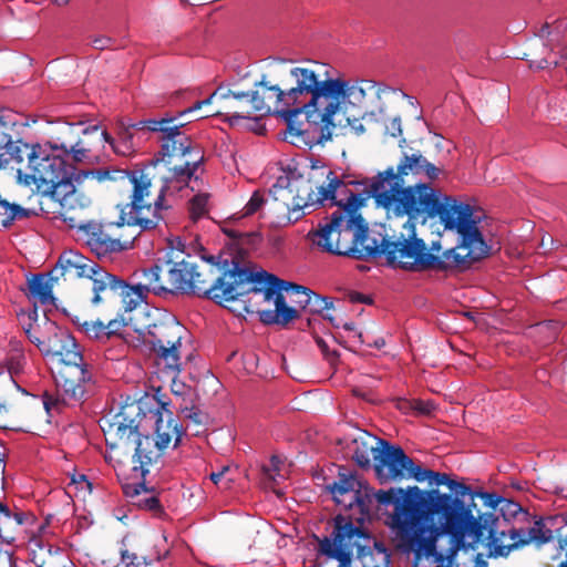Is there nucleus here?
Listing matches in <instances>:
<instances>
[{"instance_id":"c9c22d12","label":"nucleus","mask_w":567,"mask_h":567,"mask_svg":"<svg viewBox=\"0 0 567 567\" xmlns=\"http://www.w3.org/2000/svg\"><path fill=\"white\" fill-rule=\"evenodd\" d=\"M220 99V100H229L230 93L226 92V90L221 86H219L217 90H215L207 99L197 101L194 103L190 107L185 109L184 111L178 112L175 117H178L179 121H183L182 118L186 115L193 114L196 111H199L204 105H208L212 103L214 99Z\"/></svg>"},{"instance_id":"f257e3e1","label":"nucleus","mask_w":567,"mask_h":567,"mask_svg":"<svg viewBox=\"0 0 567 567\" xmlns=\"http://www.w3.org/2000/svg\"><path fill=\"white\" fill-rule=\"evenodd\" d=\"M255 87L247 92L226 90L230 97L224 100L217 114L225 115L230 125H236L254 113H272L266 99L274 96V114L287 123L290 134H318L319 143L331 140L333 133H364L361 120L384 114V100L396 94L394 89L381 82L332 78L328 71L321 74L312 66L285 70L275 84L262 74Z\"/></svg>"},{"instance_id":"b1692460","label":"nucleus","mask_w":567,"mask_h":567,"mask_svg":"<svg viewBox=\"0 0 567 567\" xmlns=\"http://www.w3.org/2000/svg\"><path fill=\"white\" fill-rule=\"evenodd\" d=\"M31 561L37 567H71L64 550L52 544H45L41 539H32L29 544Z\"/></svg>"},{"instance_id":"69168bd1","label":"nucleus","mask_w":567,"mask_h":567,"mask_svg":"<svg viewBox=\"0 0 567 567\" xmlns=\"http://www.w3.org/2000/svg\"><path fill=\"white\" fill-rule=\"evenodd\" d=\"M557 65V61L553 60V61H549L548 59H542L539 61V63L537 64V69H545V68H549L550 65Z\"/></svg>"},{"instance_id":"cd10ccee","label":"nucleus","mask_w":567,"mask_h":567,"mask_svg":"<svg viewBox=\"0 0 567 567\" xmlns=\"http://www.w3.org/2000/svg\"><path fill=\"white\" fill-rule=\"evenodd\" d=\"M53 279L52 270L49 274H35L28 279V289L30 297L38 299L41 305L54 302L52 295L53 285L58 282Z\"/></svg>"},{"instance_id":"2eb2a0df","label":"nucleus","mask_w":567,"mask_h":567,"mask_svg":"<svg viewBox=\"0 0 567 567\" xmlns=\"http://www.w3.org/2000/svg\"><path fill=\"white\" fill-rule=\"evenodd\" d=\"M143 413L140 402L133 401L121 406L115 414L104 415L100 420V426L104 433L106 446L111 450L127 446L131 439L140 432Z\"/></svg>"},{"instance_id":"bb28decb","label":"nucleus","mask_w":567,"mask_h":567,"mask_svg":"<svg viewBox=\"0 0 567 567\" xmlns=\"http://www.w3.org/2000/svg\"><path fill=\"white\" fill-rule=\"evenodd\" d=\"M27 519L28 516L24 512H12L7 505L0 503L1 540L7 544H12Z\"/></svg>"},{"instance_id":"a211bd4d","label":"nucleus","mask_w":567,"mask_h":567,"mask_svg":"<svg viewBox=\"0 0 567 567\" xmlns=\"http://www.w3.org/2000/svg\"><path fill=\"white\" fill-rule=\"evenodd\" d=\"M41 213L83 210L91 205V198L78 189L72 177L54 188H45L38 194Z\"/></svg>"},{"instance_id":"052dcab7","label":"nucleus","mask_w":567,"mask_h":567,"mask_svg":"<svg viewBox=\"0 0 567 567\" xmlns=\"http://www.w3.org/2000/svg\"><path fill=\"white\" fill-rule=\"evenodd\" d=\"M118 137L122 143L126 142L127 144H131L133 146V143H132L133 134L131 132L130 126L123 127L118 133Z\"/></svg>"},{"instance_id":"680f3d73","label":"nucleus","mask_w":567,"mask_h":567,"mask_svg":"<svg viewBox=\"0 0 567 567\" xmlns=\"http://www.w3.org/2000/svg\"><path fill=\"white\" fill-rule=\"evenodd\" d=\"M395 406L404 413L413 411L412 400L398 399Z\"/></svg>"},{"instance_id":"3c124183","label":"nucleus","mask_w":567,"mask_h":567,"mask_svg":"<svg viewBox=\"0 0 567 567\" xmlns=\"http://www.w3.org/2000/svg\"><path fill=\"white\" fill-rule=\"evenodd\" d=\"M114 44V40L110 37L100 35L92 39V45L96 50L110 49Z\"/></svg>"},{"instance_id":"8fccbe9b","label":"nucleus","mask_w":567,"mask_h":567,"mask_svg":"<svg viewBox=\"0 0 567 567\" xmlns=\"http://www.w3.org/2000/svg\"><path fill=\"white\" fill-rule=\"evenodd\" d=\"M316 342H317V346L319 347V349L321 350V352L323 353V355L326 357V359L330 363H333L334 361H337V359H338L337 351H330L327 342L322 338H317Z\"/></svg>"},{"instance_id":"79ce46f5","label":"nucleus","mask_w":567,"mask_h":567,"mask_svg":"<svg viewBox=\"0 0 567 567\" xmlns=\"http://www.w3.org/2000/svg\"><path fill=\"white\" fill-rule=\"evenodd\" d=\"M209 194L207 193H200L195 195L189 200V213H208L210 209H213L212 205L209 204Z\"/></svg>"},{"instance_id":"603ef678","label":"nucleus","mask_w":567,"mask_h":567,"mask_svg":"<svg viewBox=\"0 0 567 567\" xmlns=\"http://www.w3.org/2000/svg\"><path fill=\"white\" fill-rule=\"evenodd\" d=\"M82 134H83V137L79 138L75 142L78 147H83V148H87L90 151H94V148L100 145V144L95 143L94 135H85L84 131L82 132Z\"/></svg>"},{"instance_id":"5701e85b","label":"nucleus","mask_w":567,"mask_h":567,"mask_svg":"<svg viewBox=\"0 0 567 567\" xmlns=\"http://www.w3.org/2000/svg\"><path fill=\"white\" fill-rule=\"evenodd\" d=\"M346 217H362V215H332L330 219L324 218V223H320L317 229L310 230L307 238L322 251L337 255L340 252L341 228L339 225Z\"/></svg>"},{"instance_id":"20e7f679","label":"nucleus","mask_w":567,"mask_h":567,"mask_svg":"<svg viewBox=\"0 0 567 567\" xmlns=\"http://www.w3.org/2000/svg\"><path fill=\"white\" fill-rule=\"evenodd\" d=\"M373 501L378 508L393 506L390 526L395 532L398 548L413 553L416 561L436 555V542L443 534L452 538L450 559L461 549H475L494 519L493 513L476 518L470 506L452 498L451 494L437 488L423 491L419 486L379 491L365 486L363 494L359 492L351 496L349 508L355 505L359 513L369 518Z\"/></svg>"},{"instance_id":"39448f33","label":"nucleus","mask_w":567,"mask_h":567,"mask_svg":"<svg viewBox=\"0 0 567 567\" xmlns=\"http://www.w3.org/2000/svg\"><path fill=\"white\" fill-rule=\"evenodd\" d=\"M166 264L168 269V286L162 279V268L153 265L134 272L138 279L135 284L127 282L130 298L127 303L134 309L147 300L150 293L155 296L196 295L210 298L219 303L221 291L226 286V271L229 258L221 254L206 257L203 248L193 254L196 248L186 246L179 237L167 240Z\"/></svg>"},{"instance_id":"7c9ffc66","label":"nucleus","mask_w":567,"mask_h":567,"mask_svg":"<svg viewBox=\"0 0 567 567\" xmlns=\"http://www.w3.org/2000/svg\"><path fill=\"white\" fill-rule=\"evenodd\" d=\"M355 486H360V483L353 476L341 475L330 486V492L338 504L344 503V506L349 507L353 494L359 492L363 494V489H355Z\"/></svg>"},{"instance_id":"aec40b11","label":"nucleus","mask_w":567,"mask_h":567,"mask_svg":"<svg viewBox=\"0 0 567 567\" xmlns=\"http://www.w3.org/2000/svg\"><path fill=\"white\" fill-rule=\"evenodd\" d=\"M87 259L80 252L74 250L63 251L52 269L53 279L74 280L86 278L89 282L96 275L97 265H89Z\"/></svg>"},{"instance_id":"423d86ee","label":"nucleus","mask_w":567,"mask_h":567,"mask_svg":"<svg viewBox=\"0 0 567 567\" xmlns=\"http://www.w3.org/2000/svg\"><path fill=\"white\" fill-rule=\"evenodd\" d=\"M310 289L290 281L282 280L265 270L252 271L241 266L235 258L229 259L226 271V286L221 291V300L235 301L239 297L254 293H262L265 301L274 300L275 309L259 310L245 306L247 312H257L259 320L267 326L277 324L287 327L291 321L299 318V311L287 305L284 292L289 293L292 302L302 309H307Z\"/></svg>"},{"instance_id":"a19ab883","label":"nucleus","mask_w":567,"mask_h":567,"mask_svg":"<svg viewBox=\"0 0 567 567\" xmlns=\"http://www.w3.org/2000/svg\"><path fill=\"white\" fill-rule=\"evenodd\" d=\"M162 217L163 215H152L151 217H141L140 215H134L132 219L133 223L136 224L137 231L141 235L143 231L155 229L162 220Z\"/></svg>"},{"instance_id":"6ab92c4d","label":"nucleus","mask_w":567,"mask_h":567,"mask_svg":"<svg viewBox=\"0 0 567 567\" xmlns=\"http://www.w3.org/2000/svg\"><path fill=\"white\" fill-rule=\"evenodd\" d=\"M111 225L112 223L102 224L89 220L79 226V235L85 240L91 251L100 258L121 252V245L115 240V231Z\"/></svg>"},{"instance_id":"864d4df0","label":"nucleus","mask_w":567,"mask_h":567,"mask_svg":"<svg viewBox=\"0 0 567 567\" xmlns=\"http://www.w3.org/2000/svg\"><path fill=\"white\" fill-rule=\"evenodd\" d=\"M52 220L55 223L56 220L62 221L63 224H66L69 228L76 229L79 233V226L82 223H78L74 216L71 215H54Z\"/></svg>"},{"instance_id":"13d9d810","label":"nucleus","mask_w":567,"mask_h":567,"mask_svg":"<svg viewBox=\"0 0 567 567\" xmlns=\"http://www.w3.org/2000/svg\"><path fill=\"white\" fill-rule=\"evenodd\" d=\"M71 483L75 484V485H80L81 489H83L84 487L91 489V487H92L91 483L87 481V478L84 474H79V475L73 474L71 477Z\"/></svg>"},{"instance_id":"393cba45","label":"nucleus","mask_w":567,"mask_h":567,"mask_svg":"<svg viewBox=\"0 0 567 567\" xmlns=\"http://www.w3.org/2000/svg\"><path fill=\"white\" fill-rule=\"evenodd\" d=\"M381 442H384V440L365 431L352 440V460L360 468L368 470L371 467V456L374 461V454H377V451H380Z\"/></svg>"},{"instance_id":"473e14b6","label":"nucleus","mask_w":567,"mask_h":567,"mask_svg":"<svg viewBox=\"0 0 567 567\" xmlns=\"http://www.w3.org/2000/svg\"><path fill=\"white\" fill-rule=\"evenodd\" d=\"M84 134L94 135L96 144H103L104 142L109 143L116 154L126 155L133 151L131 144H127L126 142L122 143L121 141L116 143L106 131H101L99 125L85 127Z\"/></svg>"},{"instance_id":"58836bf2","label":"nucleus","mask_w":567,"mask_h":567,"mask_svg":"<svg viewBox=\"0 0 567 567\" xmlns=\"http://www.w3.org/2000/svg\"><path fill=\"white\" fill-rule=\"evenodd\" d=\"M53 148L61 150L65 155H71L72 159L76 163L85 161L89 158L90 153L93 152L87 148L78 147L75 143L71 145L62 143L60 146L54 145Z\"/></svg>"},{"instance_id":"6e6d98bb","label":"nucleus","mask_w":567,"mask_h":567,"mask_svg":"<svg viewBox=\"0 0 567 567\" xmlns=\"http://www.w3.org/2000/svg\"><path fill=\"white\" fill-rule=\"evenodd\" d=\"M386 133L392 137H398L402 134L401 118L393 117L389 125H386Z\"/></svg>"},{"instance_id":"72a5a7b5","label":"nucleus","mask_w":567,"mask_h":567,"mask_svg":"<svg viewBox=\"0 0 567 567\" xmlns=\"http://www.w3.org/2000/svg\"><path fill=\"white\" fill-rule=\"evenodd\" d=\"M74 322L79 326L80 330L85 333L90 339H94L97 341H106V328L105 321L103 317H99L96 320H83L76 318Z\"/></svg>"},{"instance_id":"1a4fd4ad","label":"nucleus","mask_w":567,"mask_h":567,"mask_svg":"<svg viewBox=\"0 0 567 567\" xmlns=\"http://www.w3.org/2000/svg\"><path fill=\"white\" fill-rule=\"evenodd\" d=\"M156 168L155 163L142 169L126 171L116 167L99 168L84 172L85 176L92 175L97 182L105 181L120 183L123 186H131L124 198L115 204L120 213H140L144 209L159 210L172 209L173 206L166 197V190L169 188L171 177L156 176L152 171Z\"/></svg>"},{"instance_id":"0e129e2a","label":"nucleus","mask_w":567,"mask_h":567,"mask_svg":"<svg viewBox=\"0 0 567 567\" xmlns=\"http://www.w3.org/2000/svg\"><path fill=\"white\" fill-rule=\"evenodd\" d=\"M25 333L28 336V339L38 347L39 342H43V339H40L37 334L32 332V327L30 326L28 329H25Z\"/></svg>"},{"instance_id":"bf43d9fd","label":"nucleus","mask_w":567,"mask_h":567,"mask_svg":"<svg viewBox=\"0 0 567 567\" xmlns=\"http://www.w3.org/2000/svg\"><path fill=\"white\" fill-rule=\"evenodd\" d=\"M0 567H14L12 553L0 550Z\"/></svg>"},{"instance_id":"49530a36","label":"nucleus","mask_w":567,"mask_h":567,"mask_svg":"<svg viewBox=\"0 0 567 567\" xmlns=\"http://www.w3.org/2000/svg\"><path fill=\"white\" fill-rule=\"evenodd\" d=\"M300 217L301 215H298L296 218H291V215H278L276 220L270 221L266 226L269 230H276L282 227H287L291 224H296Z\"/></svg>"},{"instance_id":"2f4dec72","label":"nucleus","mask_w":567,"mask_h":567,"mask_svg":"<svg viewBox=\"0 0 567 567\" xmlns=\"http://www.w3.org/2000/svg\"><path fill=\"white\" fill-rule=\"evenodd\" d=\"M295 178V176L290 177L289 175H281L269 189V198H271L274 202H280L282 204V206L277 207V209H285L288 200H290L292 197L291 187H293Z\"/></svg>"},{"instance_id":"f3484780","label":"nucleus","mask_w":567,"mask_h":567,"mask_svg":"<svg viewBox=\"0 0 567 567\" xmlns=\"http://www.w3.org/2000/svg\"><path fill=\"white\" fill-rule=\"evenodd\" d=\"M16 172L19 178L29 179L34 184L47 185V188H54L65 181L73 177L74 167L66 164L60 155L39 156L35 154L30 169L17 167Z\"/></svg>"},{"instance_id":"f03ea898","label":"nucleus","mask_w":567,"mask_h":567,"mask_svg":"<svg viewBox=\"0 0 567 567\" xmlns=\"http://www.w3.org/2000/svg\"><path fill=\"white\" fill-rule=\"evenodd\" d=\"M474 215H408L406 234L389 236L385 226L378 237L369 236L362 217L340 221V252L358 260L384 255L389 266L405 271H450L485 258L488 246Z\"/></svg>"},{"instance_id":"ddd939ff","label":"nucleus","mask_w":567,"mask_h":567,"mask_svg":"<svg viewBox=\"0 0 567 567\" xmlns=\"http://www.w3.org/2000/svg\"><path fill=\"white\" fill-rule=\"evenodd\" d=\"M53 358L58 360L56 384L63 392V401L79 402L84 399L92 384V373L87 369L75 339L72 347H63Z\"/></svg>"},{"instance_id":"c85d7f7f","label":"nucleus","mask_w":567,"mask_h":567,"mask_svg":"<svg viewBox=\"0 0 567 567\" xmlns=\"http://www.w3.org/2000/svg\"><path fill=\"white\" fill-rule=\"evenodd\" d=\"M49 336L38 343V349L47 357H54L63 347H72L73 337L53 322L48 323Z\"/></svg>"},{"instance_id":"f8f14e48","label":"nucleus","mask_w":567,"mask_h":567,"mask_svg":"<svg viewBox=\"0 0 567 567\" xmlns=\"http://www.w3.org/2000/svg\"><path fill=\"white\" fill-rule=\"evenodd\" d=\"M496 520L497 518L494 516L493 522H491L485 529V532L487 530L488 533L487 538L489 539V546L494 548L496 555H507L512 548L523 547L532 543L540 547L556 537L559 547L561 549L566 548V560L561 561L558 567H567V522H565L564 517L549 518L551 525H555L557 522L564 523V525L557 527L555 532L550 527H547L543 520H536L534 525L527 529L512 527L508 530L512 544L508 546L497 544L498 539L495 536L496 529L494 527Z\"/></svg>"},{"instance_id":"9d476101","label":"nucleus","mask_w":567,"mask_h":567,"mask_svg":"<svg viewBox=\"0 0 567 567\" xmlns=\"http://www.w3.org/2000/svg\"><path fill=\"white\" fill-rule=\"evenodd\" d=\"M136 331L142 342L155 354L158 365L172 374L181 371L182 340L187 329L173 313H158L147 326Z\"/></svg>"},{"instance_id":"5fc2aeb1","label":"nucleus","mask_w":567,"mask_h":567,"mask_svg":"<svg viewBox=\"0 0 567 567\" xmlns=\"http://www.w3.org/2000/svg\"><path fill=\"white\" fill-rule=\"evenodd\" d=\"M30 215H0V229L10 228L16 220L29 217Z\"/></svg>"},{"instance_id":"e2e57ef3","label":"nucleus","mask_w":567,"mask_h":567,"mask_svg":"<svg viewBox=\"0 0 567 567\" xmlns=\"http://www.w3.org/2000/svg\"><path fill=\"white\" fill-rule=\"evenodd\" d=\"M229 471V467L225 466L223 467L219 472H213L210 475H209V478L210 481L218 485L219 483L223 482V478L225 476V474Z\"/></svg>"},{"instance_id":"c756f323","label":"nucleus","mask_w":567,"mask_h":567,"mask_svg":"<svg viewBox=\"0 0 567 567\" xmlns=\"http://www.w3.org/2000/svg\"><path fill=\"white\" fill-rule=\"evenodd\" d=\"M132 217L134 215H118V219L111 225L115 231L114 238L121 245V251L132 248L134 240L140 236Z\"/></svg>"},{"instance_id":"de8ad7c7","label":"nucleus","mask_w":567,"mask_h":567,"mask_svg":"<svg viewBox=\"0 0 567 567\" xmlns=\"http://www.w3.org/2000/svg\"><path fill=\"white\" fill-rule=\"evenodd\" d=\"M124 494L128 497H141L142 494H147V488L144 483L127 484L123 486Z\"/></svg>"},{"instance_id":"c03bdc74","label":"nucleus","mask_w":567,"mask_h":567,"mask_svg":"<svg viewBox=\"0 0 567 567\" xmlns=\"http://www.w3.org/2000/svg\"><path fill=\"white\" fill-rule=\"evenodd\" d=\"M136 504L154 513H159L162 511L158 497L152 494L148 489L147 494H142V496L136 501Z\"/></svg>"},{"instance_id":"0eeeda50","label":"nucleus","mask_w":567,"mask_h":567,"mask_svg":"<svg viewBox=\"0 0 567 567\" xmlns=\"http://www.w3.org/2000/svg\"><path fill=\"white\" fill-rule=\"evenodd\" d=\"M367 518L362 514L359 517L336 515L331 534L322 538L316 536L318 553L343 566H351L355 551L363 567H389L391 555L386 546L364 527Z\"/></svg>"},{"instance_id":"412c9836","label":"nucleus","mask_w":567,"mask_h":567,"mask_svg":"<svg viewBox=\"0 0 567 567\" xmlns=\"http://www.w3.org/2000/svg\"><path fill=\"white\" fill-rule=\"evenodd\" d=\"M35 147H30L20 141L13 142L10 134L0 132V168L30 169L35 157Z\"/></svg>"},{"instance_id":"e433bc0d","label":"nucleus","mask_w":567,"mask_h":567,"mask_svg":"<svg viewBox=\"0 0 567 567\" xmlns=\"http://www.w3.org/2000/svg\"><path fill=\"white\" fill-rule=\"evenodd\" d=\"M125 313L124 310H121L112 317L104 318L107 340L120 336L121 331L128 326L131 319L125 318Z\"/></svg>"},{"instance_id":"09e8293b","label":"nucleus","mask_w":567,"mask_h":567,"mask_svg":"<svg viewBox=\"0 0 567 567\" xmlns=\"http://www.w3.org/2000/svg\"><path fill=\"white\" fill-rule=\"evenodd\" d=\"M413 411L420 413V414H430L434 405L430 401H423V400H412Z\"/></svg>"},{"instance_id":"774afa93","label":"nucleus","mask_w":567,"mask_h":567,"mask_svg":"<svg viewBox=\"0 0 567 567\" xmlns=\"http://www.w3.org/2000/svg\"><path fill=\"white\" fill-rule=\"evenodd\" d=\"M475 567H487V563L482 558L481 554L475 557Z\"/></svg>"},{"instance_id":"f704fd0d","label":"nucleus","mask_w":567,"mask_h":567,"mask_svg":"<svg viewBox=\"0 0 567 567\" xmlns=\"http://www.w3.org/2000/svg\"><path fill=\"white\" fill-rule=\"evenodd\" d=\"M168 550L164 551V555L156 556H138L135 553H131L127 549L121 551V560L115 567H148L155 560H161L166 557Z\"/></svg>"},{"instance_id":"4d7b16f0","label":"nucleus","mask_w":567,"mask_h":567,"mask_svg":"<svg viewBox=\"0 0 567 567\" xmlns=\"http://www.w3.org/2000/svg\"><path fill=\"white\" fill-rule=\"evenodd\" d=\"M348 299L352 303H367L371 305L373 302L372 298L370 296L363 295L358 291H350L348 293Z\"/></svg>"},{"instance_id":"a878e982","label":"nucleus","mask_w":567,"mask_h":567,"mask_svg":"<svg viewBox=\"0 0 567 567\" xmlns=\"http://www.w3.org/2000/svg\"><path fill=\"white\" fill-rule=\"evenodd\" d=\"M413 478L417 482L429 481L430 485L441 486L446 485L451 492L455 494L452 498H457L461 501V497L471 494V487L465 485L464 483L456 482L445 473L435 472L427 468H422L417 465L415 472L413 473ZM464 503V501L462 499Z\"/></svg>"},{"instance_id":"6e6552de","label":"nucleus","mask_w":567,"mask_h":567,"mask_svg":"<svg viewBox=\"0 0 567 567\" xmlns=\"http://www.w3.org/2000/svg\"><path fill=\"white\" fill-rule=\"evenodd\" d=\"M192 122V120H189ZM188 121H179L178 117L164 116L161 118L142 120L130 124L131 128L159 133L161 151L152 163L156 166L163 163L169 172L171 179L186 182L204 162V155L184 131Z\"/></svg>"},{"instance_id":"9b49d317","label":"nucleus","mask_w":567,"mask_h":567,"mask_svg":"<svg viewBox=\"0 0 567 567\" xmlns=\"http://www.w3.org/2000/svg\"><path fill=\"white\" fill-rule=\"evenodd\" d=\"M152 417L155 419V434L143 435L138 433L131 439L127 446H121L124 451L133 450V470L140 471L142 477L148 473V466L156 463L162 456L171 441L175 439L174 447L178 446L183 436V427L177 421L168 420L164 423L163 413L158 410L153 412Z\"/></svg>"},{"instance_id":"37998d69","label":"nucleus","mask_w":567,"mask_h":567,"mask_svg":"<svg viewBox=\"0 0 567 567\" xmlns=\"http://www.w3.org/2000/svg\"><path fill=\"white\" fill-rule=\"evenodd\" d=\"M182 413L184 414V417L190 422H193L195 425L200 426L206 424L208 420V415L204 413L197 406H183L181 408Z\"/></svg>"},{"instance_id":"338daca9","label":"nucleus","mask_w":567,"mask_h":567,"mask_svg":"<svg viewBox=\"0 0 567 567\" xmlns=\"http://www.w3.org/2000/svg\"><path fill=\"white\" fill-rule=\"evenodd\" d=\"M44 398H45V399H44V401H43V404H44V409H45L47 411H50L51 405H55V404L58 403V401H59L58 399H56V400H52V398H51V396H49L48 394H45V396H44Z\"/></svg>"},{"instance_id":"ea45409f","label":"nucleus","mask_w":567,"mask_h":567,"mask_svg":"<svg viewBox=\"0 0 567 567\" xmlns=\"http://www.w3.org/2000/svg\"><path fill=\"white\" fill-rule=\"evenodd\" d=\"M472 496V499L477 496L480 497L484 505L486 507H489L492 509H496V507L501 504V503H507L508 506L513 505V506H518L517 504L513 503V502H507L505 498H503L502 496L497 495L496 493H488V492H475L473 493L471 491V494Z\"/></svg>"},{"instance_id":"a18cd8bd","label":"nucleus","mask_w":567,"mask_h":567,"mask_svg":"<svg viewBox=\"0 0 567 567\" xmlns=\"http://www.w3.org/2000/svg\"><path fill=\"white\" fill-rule=\"evenodd\" d=\"M268 200L269 198L266 199L259 190H256L254 192L250 199L246 204L244 213H257L262 208L264 204L267 203Z\"/></svg>"},{"instance_id":"4be33fe9","label":"nucleus","mask_w":567,"mask_h":567,"mask_svg":"<svg viewBox=\"0 0 567 567\" xmlns=\"http://www.w3.org/2000/svg\"><path fill=\"white\" fill-rule=\"evenodd\" d=\"M248 215H229L223 219H215L220 230L228 236L233 241L239 245H246L248 247L256 246L262 240L261 233L259 230L264 225L254 227L249 225Z\"/></svg>"},{"instance_id":"4c0bfd02","label":"nucleus","mask_w":567,"mask_h":567,"mask_svg":"<svg viewBox=\"0 0 567 567\" xmlns=\"http://www.w3.org/2000/svg\"><path fill=\"white\" fill-rule=\"evenodd\" d=\"M307 309L311 313H322L324 310H329L333 308V302L328 297H322L312 290L310 291V296L308 297V302H306Z\"/></svg>"},{"instance_id":"4468645a","label":"nucleus","mask_w":567,"mask_h":567,"mask_svg":"<svg viewBox=\"0 0 567 567\" xmlns=\"http://www.w3.org/2000/svg\"><path fill=\"white\" fill-rule=\"evenodd\" d=\"M89 284L90 302L99 316L107 318L121 310L124 312L134 310V307L127 303L130 292H127V282L122 278L101 268Z\"/></svg>"},{"instance_id":"dca6fc26","label":"nucleus","mask_w":567,"mask_h":567,"mask_svg":"<svg viewBox=\"0 0 567 567\" xmlns=\"http://www.w3.org/2000/svg\"><path fill=\"white\" fill-rule=\"evenodd\" d=\"M374 454L373 468L381 484L413 478L417 465L400 445L381 442V449Z\"/></svg>"},{"instance_id":"7ed1b4c3","label":"nucleus","mask_w":567,"mask_h":567,"mask_svg":"<svg viewBox=\"0 0 567 567\" xmlns=\"http://www.w3.org/2000/svg\"><path fill=\"white\" fill-rule=\"evenodd\" d=\"M311 171L315 174L320 172V176L326 177L328 184L319 185L313 182L315 175L307 179L302 176L295 178L291 187L292 197L288 200L286 210L319 207L330 199L332 205L340 207L343 213H357L371 198L374 199L375 208L384 209L385 213H488L491 209L474 196L446 195L426 183L406 185L405 177L409 174L424 173L429 179L434 181L442 172L420 152L411 155L404 153L396 168L390 166L379 172L371 182H350L354 190L323 165L313 164Z\"/></svg>"}]
</instances>
